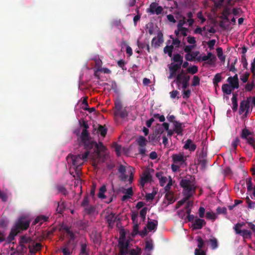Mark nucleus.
<instances>
[{"label":"nucleus","instance_id":"nucleus-1","mask_svg":"<svg viewBox=\"0 0 255 255\" xmlns=\"http://www.w3.org/2000/svg\"><path fill=\"white\" fill-rule=\"evenodd\" d=\"M90 151H86L82 155L69 154L66 159L69 163H71V168L73 167L78 173L81 170L80 167L83 165V161L87 159Z\"/></svg>","mask_w":255,"mask_h":255},{"label":"nucleus","instance_id":"nucleus-2","mask_svg":"<svg viewBox=\"0 0 255 255\" xmlns=\"http://www.w3.org/2000/svg\"><path fill=\"white\" fill-rule=\"evenodd\" d=\"M190 76L185 72L184 70H181L177 74L173 82L175 83L178 90L187 89L190 84Z\"/></svg>","mask_w":255,"mask_h":255},{"label":"nucleus","instance_id":"nucleus-3","mask_svg":"<svg viewBox=\"0 0 255 255\" xmlns=\"http://www.w3.org/2000/svg\"><path fill=\"white\" fill-rule=\"evenodd\" d=\"M180 185L183 188V194L184 196L190 198L195 193L196 187L193 181L187 179H182Z\"/></svg>","mask_w":255,"mask_h":255},{"label":"nucleus","instance_id":"nucleus-4","mask_svg":"<svg viewBox=\"0 0 255 255\" xmlns=\"http://www.w3.org/2000/svg\"><path fill=\"white\" fill-rule=\"evenodd\" d=\"M135 141L137 145L139 146V153L142 155H144L146 152L145 146L147 143L146 138L145 137L140 135L136 138Z\"/></svg>","mask_w":255,"mask_h":255},{"label":"nucleus","instance_id":"nucleus-5","mask_svg":"<svg viewBox=\"0 0 255 255\" xmlns=\"http://www.w3.org/2000/svg\"><path fill=\"white\" fill-rule=\"evenodd\" d=\"M30 222L28 221H23L22 219L19 220L16 222L12 227L16 231H18V233L21 231L26 230L29 226Z\"/></svg>","mask_w":255,"mask_h":255},{"label":"nucleus","instance_id":"nucleus-6","mask_svg":"<svg viewBox=\"0 0 255 255\" xmlns=\"http://www.w3.org/2000/svg\"><path fill=\"white\" fill-rule=\"evenodd\" d=\"M129 242L128 241H118V247L120 249L119 255H127L128 253Z\"/></svg>","mask_w":255,"mask_h":255},{"label":"nucleus","instance_id":"nucleus-7","mask_svg":"<svg viewBox=\"0 0 255 255\" xmlns=\"http://www.w3.org/2000/svg\"><path fill=\"white\" fill-rule=\"evenodd\" d=\"M163 8L161 6L155 2H152L149 6V8L147 9L146 11L149 12L152 14H156L159 15L162 13Z\"/></svg>","mask_w":255,"mask_h":255},{"label":"nucleus","instance_id":"nucleus-8","mask_svg":"<svg viewBox=\"0 0 255 255\" xmlns=\"http://www.w3.org/2000/svg\"><path fill=\"white\" fill-rule=\"evenodd\" d=\"M171 157L174 164H179L180 165L185 164L187 159L186 157L183 155V153L173 154Z\"/></svg>","mask_w":255,"mask_h":255},{"label":"nucleus","instance_id":"nucleus-9","mask_svg":"<svg viewBox=\"0 0 255 255\" xmlns=\"http://www.w3.org/2000/svg\"><path fill=\"white\" fill-rule=\"evenodd\" d=\"M181 66L180 64H173L171 63L169 66V75L168 76V78L170 79L174 77H176L177 75V72L178 70L181 69Z\"/></svg>","mask_w":255,"mask_h":255},{"label":"nucleus","instance_id":"nucleus-10","mask_svg":"<svg viewBox=\"0 0 255 255\" xmlns=\"http://www.w3.org/2000/svg\"><path fill=\"white\" fill-rule=\"evenodd\" d=\"M163 36L161 32L157 33V37H154L151 40V46L154 48H158L163 42Z\"/></svg>","mask_w":255,"mask_h":255},{"label":"nucleus","instance_id":"nucleus-11","mask_svg":"<svg viewBox=\"0 0 255 255\" xmlns=\"http://www.w3.org/2000/svg\"><path fill=\"white\" fill-rule=\"evenodd\" d=\"M206 223L204 220L196 217L194 222L192 223V227L193 230H200L206 225Z\"/></svg>","mask_w":255,"mask_h":255},{"label":"nucleus","instance_id":"nucleus-12","mask_svg":"<svg viewBox=\"0 0 255 255\" xmlns=\"http://www.w3.org/2000/svg\"><path fill=\"white\" fill-rule=\"evenodd\" d=\"M227 81L232 89H238L239 87V79L237 74H235L233 77H229L227 79Z\"/></svg>","mask_w":255,"mask_h":255},{"label":"nucleus","instance_id":"nucleus-13","mask_svg":"<svg viewBox=\"0 0 255 255\" xmlns=\"http://www.w3.org/2000/svg\"><path fill=\"white\" fill-rule=\"evenodd\" d=\"M206 153H204L203 151L200 154L198 159V163L201 165L202 169H205L206 168L208 161L206 157Z\"/></svg>","mask_w":255,"mask_h":255},{"label":"nucleus","instance_id":"nucleus-14","mask_svg":"<svg viewBox=\"0 0 255 255\" xmlns=\"http://www.w3.org/2000/svg\"><path fill=\"white\" fill-rule=\"evenodd\" d=\"M173 125L174 131L178 135H183V128L184 127V124L177 121L174 122Z\"/></svg>","mask_w":255,"mask_h":255},{"label":"nucleus","instance_id":"nucleus-15","mask_svg":"<svg viewBox=\"0 0 255 255\" xmlns=\"http://www.w3.org/2000/svg\"><path fill=\"white\" fill-rule=\"evenodd\" d=\"M82 143L83 144L85 148L88 151H89V150L93 149L94 151L95 152L96 147L97 146V142L95 141L91 140V138L83 142Z\"/></svg>","mask_w":255,"mask_h":255},{"label":"nucleus","instance_id":"nucleus-16","mask_svg":"<svg viewBox=\"0 0 255 255\" xmlns=\"http://www.w3.org/2000/svg\"><path fill=\"white\" fill-rule=\"evenodd\" d=\"M107 133V128L105 127V126H102L99 125L98 128L97 129L96 128H94L93 131V133L95 134H100V135L102 137H105Z\"/></svg>","mask_w":255,"mask_h":255},{"label":"nucleus","instance_id":"nucleus-17","mask_svg":"<svg viewBox=\"0 0 255 255\" xmlns=\"http://www.w3.org/2000/svg\"><path fill=\"white\" fill-rule=\"evenodd\" d=\"M250 108V102L249 100H243L242 101L240 105V113L242 114L245 111H246V113L248 112L249 109Z\"/></svg>","mask_w":255,"mask_h":255},{"label":"nucleus","instance_id":"nucleus-18","mask_svg":"<svg viewBox=\"0 0 255 255\" xmlns=\"http://www.w3.org/2000/svg\"><path fill=\"white\" fill-rule=\"evenodd\" d=\"M80 255H85L87 254H90V249L88 248V244L87 242L84 243L80 242Z\"/></svg>","mask_w":255,"mask_h":255},{"label":"nucleus","instance_id":"nucleus-19","mask_svg":"<svg viewBox=\"0 0 255 255\" xmlns=\"http://www.w3.org/2000/svg\"><path fill=\"white\" fill-rule=\"evenodd\" d=\"M183 148L185 149H188L190 151H194L196 148V145L194 143L192 140L190 139H188L185 144L183 146Z\"/></svg>","mask_w":255,"mask_h":255},{"label":"nucleus","instance_id":"nucleus-20","mask_svg":"<svg viewBox=\"0 0 255 255\" xmlns=\"http://www.w3.org/2000/svg\"><path fill=\"white\" fill-rule=\"evenodd\" d=\"M18 234V231H16L13 227L11 228L10 232L6 238V242L8 244L11 243L15 240V237Z\"/></svg>","mask_w":255,"mask_h":255},{"label":"nucleus","instance_id":"nucleus-21","mask_svg":"<svg viewBox=\"0 0 255 255\" xmlns=\"http://www.w3.org/2000/svg\"><path fill=\"white\" fill-rule=\"evenodd\" d=\"M151 176L149 172H144L143 176L141 177L140 184L142 187H143L144 185L149 182L151 180Z\"/></svg>","mask_w":255,"mask_h":255},{"label":"nucleus","instance_id":"nucleus-22","mask_svg":"<svg viewBox=\"0 0 255 255\" xmlns=\"http://www.w3.org/2000/svg\"><path fill=\"white\" fill-rule=\"evenodd\" d=\"M199 54V51H195L185 55V58L187 61H193L196 57Z\"/></svg>","mask_w":255,"mask_h":255},{"label":"nucleus","instance_id":"nucleus-23","mask_svg":"<svg viewBox=\"0 0 255 255\" xmlns=\"http://www.w3.org/2000/svg\"><path fill=\"white\" fill-rule=\"evenodd\" d=\"M116 217L115 214L111 213L106 216V219L110 227H113L114 225Z\"/></svg>","mask_w":255,"mask_h":255},{"label":"nucleus","instance_id":"nucleus-24","mask_svg":"<svg viewBox=\"0 0 255 255\" xmlns=\"http://www.w3.org/2000/svg\"><path fill=\"white\" fill-rule=\"evenodd\" d=\"M19 243L20 246H22L23 244L32 243L34 244V242L32 241L31 238L26 236H22L20 238Z\"/></svg>","mask_w":255,"mask_h":255},{"label":"nucleus","instance_id":"nucleus-25","mask_svg":"<svg viewBox=\"0 0 255 255\" xmlns=\"http://www.w3.org/2000/svg\"><path fill=\"white\" fill-rule=\"evenodd\" d=\"M106 149V148L103 143L102 142H99L98 143H97V146H96L95 149V152L98 155H99L101 152H104Z\"/></svg>","mask_w":255,"mask_h":255},{"label":"nucleus","instance_id":"nucleus-26","mask_svg":"<svg viewBox=\"0 0 255 255\" xmlns=\"http://www.w3.org/2000/svg\"><path fill=\"white\" fill-rule=\"evenodd\" d=\"M172 60L176 63H173V64H180V66H181L183 63V57L180 54L177 53L174 54Z\"/></svg>","mask_w":255,"mask_h":255},{"label":"nucleus","instance_id":"nucleus-27","mask_svg":"<svg viewBox=\"0 0 255 255\" xmlns=\"http://www.w3.org/2000/svg\"><path fill=\"white\" fill-rule=\"evenodd\" d=\"M165 198L168 201L169 204H172L176 200L174 198V193L172 191L166 192Z\"/></svg>","mask_w":255,"mask_h":255},{"label":"nucleus","instance_id":"nucleus-28","mask_svg":"<svg viewBox=\"0 0 255 255\" xmlns=\"http://www.w3.org/2000/svg\"><path fill=\"white\" fill-rule=\"evenodd\" d=\"M80 138L82 143L91 138L88 131L86 129L82 130Z\"/></svg>","mask_w":255,"mask_h":255},{"label":"nucleus","instance_id":"nucleus-29","mask_svg":"<svg viewBox=\"0 0 255 255\" xmlns=\"http://www.w3.org/2000/svg\"><path fill=\"white\" fill-rule=\"evenodd\" d=\"M41 245L40 243H36L35 245H33L32 247L29 245L28 248L29 249V252L32 254L35 253L36 252L41 250Z\"/></svg>","mask_w":255,"mask_h":255},{"label":"nucleus","instance_id":"nucleus-30","mask_svg":"<svg viewBox=\"0 0 255 255\" xmlns=\"http://www.w3.org/2000/svg\"><path fill=\"white\" fill-rule=\"evenodd\" d=\"M157 224L158 222L157 220H154L153 221H148L147 227L149 231H151L156 229Z\"/></svg>","mask_w":255,"mask_h":255},{"label":"nucleus","instance_id":"nucleus-31","mask_svg":"<svg viewBox=\"0 0 255 255\" xmlns=\"http://www.w3.org/2000/svg\"><path fill=\"white\" fill-rule=\"evenodd\" d=\"M48 218L45 216H43V215L39 216L37 217L36 218V219L34 220V224H36L39 223L41 225L43 222H46L48 220Z\"/></svg>","mask_w":255,"mask_h":255},{"label":"nucleus","instance_id":"nucleus-32","mask_svg":"<svg viewBox=\"0 0 255 255\" xmlns=\"http://www.w3.org/2000/svg\"><path fill=\"white\" fill-rule=\"evenodd\" d=\"M231 88L232 87L229 84H224L222 85V89L224 93H225L227 95H230L232 92V89Z\"/></svg>","mask_w":255,"mask_h":255},{"label":"nucleus","instance_id":"nucleus-33","mask_svg":"<svg viewBox=\"0 0 255 255\" xmlns=\"http://www.w3.org/2000/svg\"><path fill=\"white\" fill-rule=\"evenodd\" d=\"M173 48H174V47H173V45H166L164 48L163 51H164V53H165V54L167 53L168 54V55L169 56V57H171L172 55V52L173 50Z\"/></svg>","mask_w":255,"mask_h":255},{"label":"nucleus","instance_id":"nucleus-34","mask_svg":"<svg viewBox=\"0 0 255 255\" xmlns=\"http://www.w3.org/2000/svg\"><path fill=\"white\" fill-rule=\"evenodd\" d=\"M106 191V187L105 185H103L100 188L99 192L98 194V196L99 198L104 199L106 198V196L105 195V193Z\"/></svg>","mask_w":255,"mask_h":255},{"label":"nucleus","instance_id":"nucleus-35","mask_svg":"<svg viewBox=\"0 0 255 255\" xmlns=\"http://www.w3.org/2000/svg\"><path fill=\"white\" fill-rule=\"evenodd\" d=\"M217 56L222 62L225 61L226 56L223 55V49L221 47H218L216 49Z\"/></svg>","mask_w":255,"mask_h":255},{"label":"nucleus","instance_id":"nucleus-36","mask_svg":"<svg viewBox=\"0 0 255 255\" xmlns=\"http://www.w3.org/2000/svg\"><path fill=\"white\" fill-rule=\"evenodd\" d=\"M232 102L233 104L232 109L234 111H236L238 109V105L237 101V96L235 94H233V95Z\"/></svg>","mask_w":255,"mask_h":255},{"label":"nucleus","instance_id":"nucleus-37","mask_svg":"<svg viewBox=\"0 0 255 255\" xmlns=\"http://www.w3.org/2000/svg\"><path fill=\"white\" fill-rule=\"evenodd\" d=\"M148 138L150 142L157 143L160 140V135L154 133V134L150 135Z\"/></svg>","mask_w":255,"mask_h":255},{"label":"nucleus","instance_id":"nucleus-38","mask_svg":"<svg viewBox=\"0 0 255 255\" xmlns=\"http://www.w3.org/2000/svg\"><path fill=\"white\" fill-rule=\"evenodd\" d=\"M253 133L251 132L249 130L244 128L242 130L241 137L243 139L247 138L250 135H253Z\"/></svg>","mask_w":255,"mask_h":255},{"label":"nucleus","instance_id":"nucleus-39","mask_svg":"<svg viewBox=\"0 0 255 255\" xmlns=\"http://www.w3.org/2000/svg\"><path fill=\"white\" fill-rule=\"evenodd\" d=\"M252 232L247 230H243L240 235L242 236L244 239H250L252 237Z\"/></svg>","mask_w":255,"mask_h":255},{"label":"nucleus","instance_id":"nucleus-40","mask_svg":"<svg viewBox=\"0 0 255 255\" xmlns=\"http://www.w3.org/2000/svg\"><path fill=\"white\" fill-rule=\"evenodd\" d=\"M115 112H120L123 109V105L120 100H116L115 102Z\"/></svg>","mask_w":255,"mask_h":255},{"label":"nucleus","instance_id":"nucleus-41","mask_svg":"<svg viewBox=\"0 0 255 255\" xmlns=\"http://www.w3.org/2000/svg\"><path fill=\"white\" fill-rule=\"evenodd\" d=\"M55 204H57V205L56 211L58 213L61 214L63 212L64 209L65 208L64 202H62L61 203H60L59 202H56Z\"/></svg>","mask_w":255,"mask_h":255},{"label":"nucleus","instance_id":"nucleus-42","mask_svg":"<svg viewBox=\"0 0 255 255\" xmlns=\"http://www.w3.org/2000/svg\"><path fill=\"white\" fill-rule=\"evenodd\" d=\"M209 242L210 243V245L211 247V248L213 250H215L217 249L218 247V241L215 238H213L209 240Z\"/></svg>","mask_w":255,"mask_h":255},{"label":"nucleus","instance_id":"nucleus-43","mask_svg":"<svg viewBox=\"0 0 255 255\" xmlns=\"http://www.w3.org/2000/svg\"><path fill=\"white\" fill-rule=\"evenodd\" d=\"M115 115L119 116L123 119L126 118L128 116V113L125 109H122L120 112H116Z\"/></svg>","mask_w":255,"mask_h":255},{"label":"nucleus","instance_id":"nucleus-44","mask_svg":"<svg viewBox=\"0 0 255 255\" xmlns=\"http://www.w3.org/2000/svg\"><path fill=\"white\" fill-rule=\"evenodd\" d=\"M222 80V77L221 76L220 73H217L213 79V83L214 86L218 85V83H219Z\"/></svg>","mask_w":255,"mask_h":255},{"label":"nucleus","instance_id":"nucleus-45","mask_svg":"<svg viewBox=\"0 0 255 255\" xmlns=\"http://www.w3.org/2000/svg\"><path fill=\"white\" fill-rule=\"evenodd\" d=\"M84 209V211L86 213V214L90 215L94 212L95 211V208L94 206L89 205L88 206L85 207Z\"/></svg>","mask_w":255,"mask_h":255},{"label":"nucleus","instance_id":"nucleus-46","mask_svg":"<svg viewBox=\"0 0 255 255\" xmlns=\"http://www.w3.org/2000/svg\"><path fill=\"white\" fill-rule=\"evenodd\" d=\"M8 221L5 218H2L0 220V228L6 229L8 225Z\"/></svg>","mask_w":255,"mask_h":255},{"label":"nucleus","instance_id":"nucleus-47","mask_svg":"<svg viewBox=\"0 0 255 255\" xmlns=\"http://www.w3.org/2000/svg\"><path fill=\"white\" fill-rule=\"evenodd\" d=\"M56 189L59 193H62L64 196H66L68 194L67 189L63 186H56Z\"/></svg>","mask_w":255,"mask_h":255},{"label":"nucleus","instance_id":"nucleus-48","mask_svg":"<svg viewBox=\"0 0 255 255\" xmlns=\"http://www.w3.org/2000/svg\"><path fill=\"white\" fill-rule=\"evenodd\" d=\"M198 68L197 66L194 65L189 67L187 69V72L191 74H195L198 72Z\"/></svg>","mask_w":255,"mask_h":255},{"label":"nucleus","instance_id":"nucleus-49","mask_svg":"<svg viewBox=\"0 0 255 255\" xmlns=\"http://www.w3.org/2000/svg\"><path fill=\"white\" fill-rule=\"evenodd\" d=\"M182 95L184 99H188L191 96V91L190 89H182Z\"/></svg>","mask_w":255,"mask_h":255},{"label":"nucleus","instance_id":"nucleus-50","mask_svg":"<svg viewBox=\"0 0 255 255\" xmlns=\"http://www.w3.org/2000/svg\"><path fill=\"white\" fill-rule=\"evenodd\" d=\"M89 198L88 196H85L81 203V206L84 208L89 205Z\"/></svg>","mask_w":255,"mask_h":255},{"label":"nucleus","instance_id":"nucleus-51","mask_svg":"<svg viewBox=\"0 0 255 255\" xmlns=\"http://www.w3.org/2000/svg\"><path fill=\"white\" fill-rule=\"evenodd\" d=\"M190 198L188 197L184 196V197L181 199V200L179 201L176 205V208H179L180 207H181L182 205H183L186 201H187Z\"/></svg>","mask_w":255,"mask_h":255},{"label":"nucleus","instance_id":"nucleus-52","mask_svg":"<svg viewBox=\"0 0 255 255\" xmlns=\"http://www.w3.org/2000/svg\"><path fill=\"white\" fill-rule=\"evenodd\" d=\"M197 241L198 242L197 247L198 248L197 249L201 250L204 246V241L200 236L197 237Z\"/></svg>","mask_w":255,"mask_h":255},{"label":"nucleus","instance_id":"nucleus-53","mask_svg":"<svg viewBox=\"0 0 255 255\" xmlns=\"http://www.w3.org/2000/svg\"><path fill=\"white\" fill-rule=\"evenodd\" d=\"M129 254L130 255H141V249L137 247L136 249H131L129 251Z\"/></svg>","mask_w":255,"mask_h":255},{"label":"nucleus","instance_id":"nucleus-54","mask_svg":"<svg viewBox=\"0 0 255 255\" xmlns=\"http://www.w3.org/2000/svg\"><path fill=\"white\" fill-rule=\"evenodd\" d=\"M250 145H251L254 149H255V140L253 137L249 136L247 138H245Z\"/></svg>","mask_w":255,"mask_h":255},{"label":"nucleus","instance_id":"nucleus-55","mask_svg":"<svg viewBox=\"0 0 255 255\" xmlns=\"http://www.w3.org/2000/svg\"><path fill=\"white\" fill-rule=\"evenodd\" d=\"M250 75V73L246 72L241 76L240 79L243 83H246L248 80Z\"/></svg>","mask_w":255,"mask_h":255},{"label":"nucleus","instance_id":"nucleus-56","mask_svg":"<svg viewBox=\"0 0 255 255\" xmlns=\"http://www.w3.org/2000/svg\"><path fill=\"white\" fill-rule=\"evenodd\" d=\"M200 78L197 76H194L192 81V86L195 87L200 84Z\"/></svg>","mask_w":255,"mask_h":255},{"label":"nucleus","instance_id":"nucleus-57","mask_svg":"<svg viewBox=\"0 0 255 255\" xmlns=\"http://www.w3.org/2000/svg\"><path fill=\"white\" fill-rule=\"evenodd\" d=\"M147 211V207H144L140 211L139 214L141 218L142 219V221H144L145 219V216Z\"/></svg>","mask_w":255,"mask_h":255},{"label":"nucleus","instance_id":"nucleus-58","mask_svg":"<svg viewBox=\"0 0 255 255\" xmlns=\"http://www.w3.org/2000/svg\"><path fill=\"white\" fill-rule=\"evenodd\" d=\"M195 45H186L184 47L183 50L186 54H188L192 52V49L195 48Z\"/></svg>","mask_w":255,"mask_h":255},{"label":"nucleus","instance_id":"nucleus-59","mask_svg":"<svg viewBox=\"0 0 255 255\" xmlns=\"http://www.w3.org/2000/svg\"><path fill=\"white\" fill-rule=\"evenodd\" d=\"M68 244H67L64 248L61 249L62 252L64 255H71L72 252H70L68 248Z\"/></svg>","mask_w":255,"mask_h":255},{"label":"nucleus","instance_id":"nucleus-60","mask_svg":"<svg viewBox=\"0 0 255 255\" xmlns=\"http://www.w3.org/2000/svg\"><path fill=\"white\" fill-rule=\"evenodd\" d=\"M241 60L243 68L247 69L248 68V63L245 55H242Z\"/></svg>","mask_w":255,"mask_h":255},{"label":"nucleus","instance_id":"nucleus-61","mask_svg":"<svg viewBox=\"0 0 255 255\" xmlns=\"http://www.w3.org/2000/svg\"><path fill=\"white\" fill-rule=\"evenodd\" d=\"M153 249V245L152 242L146 241L145 243V250L150 251Z\"/></svg>","mask_w":255,"mask_h":255},{"label":"nucleus","instance_id":"nucleus-62","mask_svg":"<svg viewBox=\"0 0 255 255\" xmlns=\"http://www.w3.org/2000/svg\"><path fill=\"white\" fill-rule=\"evenodd\" d=\"M185 23V17H184L183 19L182 20H179L178 24H177V28L178 29H181L182 30H185L186 28L183 27V25Z\"/></svg>","mask_w":255,"mask_h":255},{"label":"nucleus","instance_id":"nucleus-63","mask_svg":"<svg viewBox=\"0 0 255 255\" xmlns=\"http://www.w3.org/2000/svg\"><path fill=\"white\" fill-rule=\"evenodd\" d=\"M65 230L67 234L70 236L71 240H74L75 239L76 237L75 234L70 230L69 228L67 227L65 228Z\"/></svg>","mask_w":255,"mask_h":255},{"label":"nucleus","instance_id":"nucleus-64","mask_svg":"<svg viewBox=\"0 0 255 255\" xmlns=\"http://www.w3.org/2000/svg\"><path fill=\"white\" fill-rule=\"evenodd\" d=\"M247 186L248 191H252L254 188V187H253L252 180L251 178H249L247 180Z\"/></svg>","mask_w":255,"mask_h":255}]
</instances>
